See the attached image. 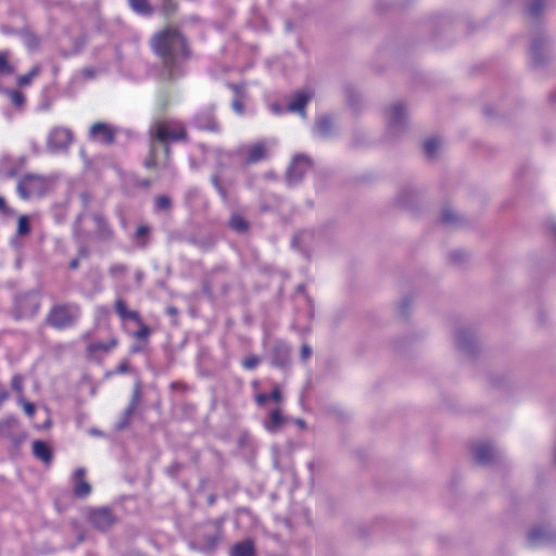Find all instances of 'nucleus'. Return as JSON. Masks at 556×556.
Segmentation results:
<instances>
[{
	"label": "nucleus",
	"mask_w": 556,
	"mask_h": 556,
	"mask_svg": "<svg viewBox=\"0 0 556 556\" xmlns=\"http://www.w3.org/2000/svg\"><path fill=\"white\" fill-rule=\"evenodd\" d=\"M152 47L155 53L162 58L168 77L175 78L188 55L182 35L176 29H167L153 38Z\"/></svg>",
	"instance_id": "1"
},
{
	"label": "nucleus",
	"mask_w": 556,
	"mask_h": 556,
	"mask_svg": "<svg viewBox=\"0 0 556 556\" xmlns=\"http://www.w3.org/2000/svg\"><path fill=\"white\" fill-rule=\"evenodd\" d=\"M150 135H151V153L149 157L146 160V166L148 168L157 167V161H156V148H155V141H159L161 143H168L170 141H178L186 137V131L184 126L173 119H162L155 122L151 128H150Z\"/></svg>",
	"instance_id": "2"
},
{
	"label": "nucleus",
	"mask_w": 556,
	"mask_h": 556,
	"mask_svg": "<svg viewBox=\"0 0 556 556\" xmlns=\"http://www.w3.org/2000/svg\"><path fill=\"white\" fill-rule=\"evenodd\" d=\"M276 146L277 140L275 138H265L239 147L237 149V155L245 164H255L266 160Z\"/></svg>",
	"instance_id": "3"
},
{
	"label": "nucleus",
	"mask_w": 556,
	"mask_h": 556,
	"mask_svg": "<svg viewBox=\"0 0 556 556\" xmlns=\"http://www.w3.org/2000/svg\"><path fill=\"white\" fill-rule=\"evenodd\" d=\"M52 188V181L46 177L29 174L17 184V193L24 199L42 197Z\"/></svg>",
	"instance_id": "4"
},
{
	"label": "nucleus",
	"mask_w": 556,
	"mask_h": 556,
	"mask_svg": "<svg viewBox=\"0 0 556 556\" xmlns=\"http://www.w3.org/2000/svg\"><path fill=\"white\" fill-rule=\"evenodd\" d=\"M80 316V308L76 304H60L54 306L48 316L52 327L62 329L73 326Z\"/></svg>",
	"instance_id": "5"
},
{
	"label": "nucleus",
	"mask_w": 556,
	"mask_h": 556,
	"mask_svg": "<svg viewBox=\"0 0 556 556\" xmlns=\"http://www.w3.org/2000/svg\"><path fill=\"white\" fill-rule=\"evenodd\" d=\"M388 132L396 137L407 126V111L402 102L391 104L384 112Z\"/></svg>",
	"instance_id": "6"
},
{
	"label": "nucleus",
	"mask_w": 556,
	"mask_h": 556,
	"mask_svg": "<svg viewBox=\"0 0 556 556\" xmlns=\"http://www.w3.org/2000/svg\"><path fill=\"white\" fill-rule=\"evenodd\" d=\"M73 139V132L68 128L53 127L47 137V149L52 153L64 152L72 144Z\"/></svg>",
	"instance_id": "7"
},
{
	"label": "nucleus",
	"mask_w": 556,
	"mask_h": 556,
	"mask_svg": "<svg viewBox=\"0 0 556 556\" xmlns=\"http://www.w3.org/2000/svg\"><path fill=\"white\" fill-rule=\"evenodd\" d=\"M314 136L320 139H330L337 134V124L332 116L320 115L317 117L314 128Z\"/></svg>",
	"instance_id": "8"
},
{
	"label": "nucleus",
	"mask_w": 556,
	"mask_h": 556,
	"mask_svg": "<svg viewBox=\"0 0 556 556\" xmlns=\"http://www.w3.org/2000/svg\"><path fill=\"white\" fill-rule=\"evenodd\" d=\"M312 161L307 155L299 154L292 160L288 168V180L290 182H298L303 175L311 168Z\"/></svg>",
	"instance_id": "9"
},
{
	"label": "nucleus",
	"mask_w": 556,
	"mask_h": 556,
	"mask_svg": "<svg viewBox=\"0 0 556 556\" xmlns=\"http://www.w3.org/2000/svg\"><path fill=\"white\" fill-rule=\"evenodd\" d=\"M313 97L314 91L311 88L296 91L288 104V111L292 113H299L303 118H305V106Z\"/></svg>",
	"instance_id": "10"
},
{
	"label": "nucleus",
	"mask_w": 556,
	"mask_h": 556,
	"mask_svg": "<svg viewBox=\"0 0 556 556\" xmlns=\"http://www.w3.org/2000/svg\"><path fill=\"white\" fill-rule=\"evenodd\" d=\"M475 462L479 465H489L498 458V452L489 443H481L473 448Z\"/></svg>",
	"instance_id": "11"
},
{
	"label": "nucleus",
	"mask_w": 556,
	"mask_h": 556,
	"mask_svg": "<svg viewBox=\"0 0 556 556\" xmlns=\"http://www.w3.org/2000/svg\"><path fill=\"white\" fill-rule=\"evenodd\" d=\"M85 477V468H77L72 475L73 492L77 497H86L91 492V486Z\"/></svg>",
	"instance_id": "12"
},
{
	"label": "nucleus",
	"mask_w": 556,
	"mask_h": 556,
	"mask_svg": "<svg viewBox=\"0 0 556 556\" xmlns=\"http://www.w3.org/2000/svg\"><path fill=\"white\" fill-rule=\"evenodd\" d=\"M288 419L279 408L271 409L268 418L263 421L265 430L271 434L278 433L287 424Z\"/></svg>",
	"instance_id": "13"
},
{
	"label": "nucleus",
	"mask_w": 556,
	"mask_h": 556,
	"mask_svg": "<svg viewBox=\"0 0 556 556\" xmlns=\"http://www.w3.org/2000/svg\"><path fill=\"white\" fill-rule=\"evenodd\" d=\"M553 540L554 534L545 528H534L528 533V544L531 547L551 544Z\"/></svg>",
	"instance_id": "14"
},
{
	"label": "nucleus",
	"mask_w": 556,
	"mask_h": 556,
	"mask_svg": "<svg viewBox=\"0 0 556 556\" xmlns=\"http://www.w3.org/2000/svg\"><path fill=\"white\" fill-rule=\"evenodd\" d=\"M90 521L98 529L105 530L115 522V518L110 509L99 508L91 513Z\"/></svg>",
	"instance_id": "15"
},
{
	"label": "nucleus",
	"mask_w": 556,
	"mask_h": 556,
	"mask_svg": "<svg viewBox=\"0 0 556 556\" xmlns=\"http://www.w3.org/2000/svg\"><path fill=\"white\" fill-rule=\"evenodd\" d=\"M90 137L102 143H110L113 141L114 135L108 124L96 123L90 128Z\"/></svg>",
	"instance_id": "16"
},
{
	"label": "nucleus",
	"mask_w": 556,
	"mask_h": 556,
	"mask_svg": "<svg viewBox=\"0 0 556 556\" xmlns=\"http://www.w3.org/2000/svg\"><path fill=\"white\" fill-rule=\"evenodd\" d=\"M457 348L467 354H472L475 351V342L472 333L467 329H459L456 332Z\"/></svg>",
	"instance_id": "17"
},
{
	"label": "nucleus",
	"mask_w": 556,
	"mask_h": 556,
	"mask_svg": "<svg viewBox=\"0 0 556 556\" xmlns=\"http://www.w3.org/2000/svg\"><path fill=\"white\" fill-rule=\"evenodd\" d=\"M289 356H290L289 345L281 341L276 342L273 348V354H271L273 363L276 366H285L289 361Z\"/></svg>",
	"instance_id": "18"
},
{
	"label": "nucleus",
	"mask_w": 556,
	"mask_h": 556,
	"mask_svg": "<svg viewBox=\"0 0 556 556\" xmlns=\"http://www.w3.org/2000/svg\"><path fill=\"white\" fill-rule=\"evenodd\" d=\"M195 124L201 129L218 131L219 127L211 111L201 112L195 117Z\"/></svg>",
	"instance_id": "19"
},
{
	"label": "nucleus",
	"mask_w": 556,
	"mask_h": 556,
	"mask_svg": "<svg viewBox=\"0 0 556 556\" xmlns=\"http://www.w3.org/2000/svg\"><path fill=\"white\" fill-rule=\"evenodd\" d=\"M116 338L110 339L108 342H96L88 345L87 352L90 356L97 357L99 354L109 353L117 345Z\"/></svg>",
	"instance_id": "20"
},
{
	"label": "nucleus",
	"mask_w": 556,
	"mask_h": 556,
	"mask_svg": "<svg viewBox=\"0 0 556 556\" xmlns=\"http://www.w3.org/2000/svg\"><path fill=\"white\" fill-rule=\"evenodd\" d=\"M115 311L116 314L123 319H131L136 321L138 325H141V318L139 314L135 311H129L127 308L126 302L122 299H117L115 302Z\"/></svg>",
	"instance_id": "21"
},
{
	"label": "nucleus",
	"mask_w": 556,
	"mask_h": 556,
	"mask_svg": "<svg viewBox=\"0 0 556 556\" xmlns=\"http://www.w3.org/2000/svg\"><path fill=\"white\" fill-rule=\"evenodd\" d=\"M33 453L34 455L42 460L43 463H50L52 458V453L49 445L43 441H35L33 443Z\"/></svg>",
	"instance_id": "22"
},
{
	"label": "nucleus",
	"mask_w": 556,
	"mask_h": 556,
	"mask_svg": "<svg viewBox=\"0 0 556 556\" xmlns=\"http://www.w3.org/2000/svg\"><path fill=\"white\" fill-rule=\"evenodd\" d=\"M545 40L543 38L533 39L530 47L531 59L534 64L540 65L543 63L544 58L542 53V49L544 48Z\"/></svg>",
	"instance_id": "23"
},
{
	"label": "nucleus",
	"mask_w": 556,
	"mask_h": 556,
	"mask_svg": "<svg viewBox=\"0 0 556 556\" xmlns=\"http://www.w3.org/2000/svg\"><path fill=\"white\" fill-rule=\"evenodd\" d=\"M230 556H255L253 543L251 541L237 543L232 546Z\"/></svg>",
	"instance_id": "24"
},
{
	"label": "nucleus",
	"mask_w": 556,
	"mask_h": 556,
	"mask_svg": "<svg viewBox=\"0 0 556 556\" xmlns=\"http://www.w3.org/2000/svg\"><path fill=\"white\" fill-rule=\"evenodd\" d=\"M17 419L14 416H8L0 420V435L3 438H12V430L16 427Z\"/></svg>",
	"instance_id": "25"
},
{
	"label": "nucleus",
	"mask_w": 556,
	"mask_h": 556,
	"mask_svg": "<svg viewBox=\"0 0 556 556\" xmlns=\"http://www.w3.org/2000/svg\"><path fill=\"white\" fill-rule=\"evenodd\" d=\"M93 222L97 227V232L99 237H101L102 239H110L112 237V230L109 227L106 220L102 216L94 215Z\"/></svg>",
	"instance_id": "26"
},
{
	"label": "nucleus",
	"mask_w": 556,
	"mask_h": 556,
	"mask_svg": "<svg viewBox=\"0 0 556 556\" xmlns=\"http://www.w3.org/2000/svg\"><path fill=\"white\" fill-rule=\"evenodd\" d=\"M440 148V141L437 138H429L424 142V152L428 159H434Z\"/></svg>",
	"instance_id": "27"
},
{
	"label": "nucleus",
	"mask_w": 556,
	"mask_h": 556,
	"mask_svg": "<svg viewBox=\"0 0 556 556\" xmlns=\"http://www.w3.org/2000/svg\"><path fill=\"white\" fill-rule=\"evenodd\" d=\"M14 72L13 65L9 61V53L0 51V76H7Z\"/></svg>",
	"instance_id": "28"
},
{
	"label": "nucleus",
	"mask_w": 556,
	"mask_h": 556,
	"mask_svg": "<svg viewBox=\"0 0 556 556\" xmlns=\"http://www.w3.org/2000/svg\"><path fill=\"white\" fill-rule=\"evenodd\" d=\"M132 10L139 14H148L151 12L148 0H128Z\"/></svg>",
	"instance_id": "29"
},
{
	"label": "nucleus",
	"mask_w": 556,
	"mask_h": 556,
	"mask_svg": "<svg viewBox=\"0 0 556 556\" xmlns=\"http://www.w3.org/2000/svg\"><path fill=\"white\" fill-rule=\"evenodd\" d=\"M230 227L238 232H244L248 229V223L242 216L235 214L230 219Z\"/></svg>",
	"instance_id": "30"
},
{
	"label": "nucleus",
	"mask_w": 556,
	"mask_h": 556,
	"mask_svg": "<svg viewBox=\"0 0 556 556\" xmlns=\"http://www.w3.org/2000/svg\"><path fill=\"white\" fill-rule=\"evenodd\" d=\"M545 7L544 0H532L528 5V13L532 17L539 16Z\"/></svg>",
	"instance_id": "31"
},
{
	"label": "nucleus",
	"mask_w": 556,
	"mask_h": 556,
	"mask_svg": "<svg viewBox=\"0 0 556 556\" xmlns=\"http://www.w3.org/2000/svg\"><path fill=\"white\" fill-rule=\"evenodd\" d=\"M416 194L415 189L410 187L403 188L397 194V201L401 205H407L409 200Z\"/></svg>",
	"instance_id": "32"
},
{
	"label": "nucleus",
	"mask_w": 556,
	"mask_h": 556,
	"mask_svg": "<svg viewBox=\"0 0 556 556\" xmlns=\"http://www.w3.org/2000/svg\"><path fill=\"white\" fill-rule=\"evenodd\" d=\"M220 540V532L217 530L212 536H210L205 542L201 544V549L203 551H212L216 547Z\"/></svg>",
	"instance_id": "33"
},
{
	"label": "nucleus",
	"mask_w": 556,
	"mask_h": 556,
	"mask_svg": "<svg viewBox=\"0 0 556 556\" xmlns=\"http://www.w3.org/2000/svg\"><path fill=\"white\" fill-rule=\"evenodd\" d=\"M39 74V67H33L27 74L18 77L20 86H27L31 83V80Z\"/></svg>",
	"instance_id": "34"
},
{
	"label": "nucleus",
	"mask_w": 556,
	"mask_h": 556,
	"mask_svg": "<svg viewBox=\"0 0 556 556\" xmlns=\"http://www.w3.org/2000/svg\"><path fill=\"white\" fill-rule=\"evenodd\" d=\"M29 230H30V226H29L28 217L25 215L20 216L18 222H17V233L20 236H25L29 232Z\"/></svg>",
	"instance_id": "35"
},
{
	"label": "nucleus",
	"mask_w": 556,
	"mask_h": 556,
	"mask_svg": "<svg viewBox=\"0 0 556 556\" xmlns=\"http://www.w3.org/2000/svg\"><path fill=\"white\" fill-rule=\"evenodd\" d=\"M442 223L445 225H452L457 222L455 212L451 208H444L441 215Z\"/></svg>",
	"instance_id": "36"
},
{
	"label": "nucleus",
	"mask_w": 556,
	"mask_h": 556,
	"mask_svg": "<svg viewBox=\"0 0 556 556\" xmlns=\"http://www.w3.org/2000/svg\"><path fill=\"white\" fill-rule=\"evenodd\" d=\"M362 103L363 102H362L359 94H356L355 92L350 91V112L352 111V109L356 112H359Z\"/></svg>",
	"instance_id": "37"
},
{
	"label": "nucleus",
	"mask_w": 556,
	"mask_h": 556,
	"mask_svg": "<svg viewBox=\"0 0 556 556\" xmlns=\"http://www.w3.org/2000/svg\"><path fill=\"white\" fill-rule=\"evenodd\" d=\"M260 357L255 355H250L245 359H243L242 366L248 370H252L260 364Z\"/></svg>",
	"instance_id": "38"
},
{
	"label": "nucleus",
	"mask_w": 556,
	"mask_h": 556,
	"mask_svg": "<svg viewBox=\"0 0 556 556\" xmlns=\"http://www.w3.org/2000/svg\"><path fill=\"white\" fill-rule=\"evenodd\" d=\"M18 403L22 405L24 412L29 416L33 417L35 414V405L30 402H27L24 397L18 399Z\"/></svg>",
	"instance_id": "39"
},
{
	"label": "nucleus",
	"mask_w": 556,
	"mask_h": 556,
	"mask_svg": "<svg viewBox=\"0 0 556 556\" xmlns=\"http://www.w3.org/2000/svg\"><path fill=\"white\" fill-rule=\"evenodd\" d=\"M151 333V330L148 326H146L142 321L139 325V329L135 332V337L140 340H146Z\"/></svg>",
	"instance_id": "40"
},
{
	"label": "nucleus",
	"mask_w": 556,
	"mask_h": 556,
	"mask_svg": "<svg viewBox=\"0 0 556 556\" xmlns=\"http://www.w3.org/2000/svg\"><path fill=\"white\" fill-rule=\"evenodd\" d=\"M10 99H11L12 103L16 106H21L25 102V97L20 91H11Z\"/></svg>",
	"instance_id": "41"
},
{
	"label": "nucleus",
	"mask_w": 556,
	"mask_h": 556,
	"mask_svg": "<svg viewBox=\"0 0 556 556\" xmlns=\"http://www.w3.org/2000/svg\"><path fill=\"white\" fill-rule=\"evenodd\" d=\"M11 388L13 390L17 391L18 393H22V391H23V377L20 376V375L13 376V378L11 380Z\"/></svg>",
	"instance_id": "42"
},
{
	"label": "nucleus",
	"mask_w": 556,
	"mask_h": 556,
	"mask_svg": "<svg viewBox=\"0 0 556 556\" xmlns=\"http://www.w3.org/2000/svg\"><path fill=\"white\" fill-rule=\"evenodd\" d=\"M169 205L170 200L165 195H161L155 200V206L157 210H167Z\"/></svg>",
	"instance_id": "43"
},
{
	"label": "nucleus",
	"mask_w": 556,
	"mask_h": 556,
	"mask_svg": "<svg viewBox=\"0 0 556 556\" xmlns=\"http://www.w3.org/2000/svg\"><path fill=\"white\" fill-rule=\"evenodd\" d=\"M311 356H312V349L307 344H303L301 348V358L303 361H306Z\"/></svg>",
	"instance_id": "44"
},
{
	"label": "nucleus",
	"mask_w": 556,
	"mask_h": 556,
	"mask_svg": "<svg viewBox=\"0 0 556 556\" xmlns=\"http://www.w3.org/2000/svg\"><path fill=\"white\" fill-rule=\"evenodd\" d=\"M269 399L277 402V403H280L282 402V394L280 392V390L278 388H275L270 393H269Z\"/></svg>",
	"instance_id": "45"
},
{
	"label": "nucleus",
	"mask_w": 556,
	"mask_h": 556,
	"mask_svg": "<svg viewBox=\"0 0 556 556\" xmlns=\"http://www.w3.org/2000/svg\"><path fill=\"white\" fill-rule=\"evenodd\" d=\"M213 184H214L215 188L217 189L218 193L220 194V197L225 200L226 199V191L223 188V186L220 185V182H219L217 177H213Z\"/></svg>",
	"instance_id": "46"
},
{
	"label": "nucleus",
	"mask_w": 556,
	"mask_h": 556,
	"mask_svg": "<svg viewBox=\"0 0 556 556\" xmlns=\"http://www.w3.org/2000/svg\"><path fill=\"white\" fill-rule=\"evenodd\" d=\"M111 273L113 275H123L126 270L125 266L122 264H115L111 267Z\"/></svg>",
	"instance_id": "47"
},
{
	"label": "nucleus",
	"mask_w": 556,
	"mask_h": 556,
	"mask_svg": "<svg viewBox=\"0 0 556 556\" xmlns=\"http://www.w3.org/2000/svg\"><path fill=\"white\" fill-rule=\"evenodd\" d=\"M255 400H256V403H257L258 406H263V405H265L267 400H269V394L260 393V394L256 395Z\"/></svg>",
	"instance_id": "48"
},
{
	"label": "nucleus",
	"mask_w": 556,
	"mask_h": 556,
	"mask_svg": "<svg viewBox=\"0 0 556 556\" xmlns=\"http://www.w3.org/2000/svg\"><path fill=\"white\" fill-rule=\"evenodd\" d=\"M410 304V300L409 299H403L401 305H400V312L403 316H406L407 315V309H408V306Z\"/></svg>",
	"instance_id": "49"
},
{
	"label": "nucleus",
	"mask_w": 556,
	"mask_h": 556,
	"mask_svg": "<svg viewBox=\"0 0 556 556\" xmlns=\"http://www.w3.org/2000/svg\"><path fill=\"white\" fill-rule=\"evenodd\" d=\"M148 232H149V227L148 226H140V227H138V229L136 231V238L137 239H141L144 236H147Z\"/></svg>",
	"instance_id": "50"
},
{
	"label": "nucleus",
	"mask_w": 556,
	"mask_h": 556,
	"mask_svg": "<svg viewBox=\"0 0 556 556\" xmlns=\"http://www.w3.org/2000/svg\"><path fill=\"white\" fill-rule=\"evenodd\" d=\"M8 399H9V392L5 390V388L3 386L0 384V406Z\"/></svg>",
	"instance_id": "51"
},
{
	"label": "nucleus",
	"mask_w": 556,
	"mask_h": 556,
	"mask_svg": "<svg viewBox=\"0 0 556 556\" xmlns=\"http://www.w3.org/2000/svg\"><path fill=\"white\" fill-rule=\"evenodd\" d=\"M138 395H139V390L136 389L132 402H131L130 406L127 409L128 414H131V412L135 409V406L137 405V401H138Z\"/></svg>",
	"instance_id": "52"
},
{
	"label": "nucleus",
	"mask_w": 556,
	"mask_h": 556,
	"mask_svg": "<svg viewBox=\"0 0 556 556\" xmlns=\"http://www.w3.org/2000/svg\"><path fill=\"white\" fill-rule=\"evenodd\" d=\"M232 108L233 110L238 113V114H242L243 113V105L242 103L239 101V100H235L232 102Z\"/></svg>",
	"instance_id": "53"
},
{
	"label": "nucleus",
	"mask_w": 556,
	"mask_h": 556,
	"mask_svg": "<svg viewBox=\"0 0 556 556\" xmlns=\"http://www.w3.org/2000/svg\"><path fill=\"white\" fill-rule=\"evenodd\" d=\"M463 257H464V255H463V253H460V252H452V253H451V258H452L454 262H458V261H460Z\"/></svg>",
	"instance_id": "54"
},
{
	"label": "nucleus",
	"mask_w": 556,
	"mask_h": 556,
	"mask_svg": "<svg viewBox=\"0 0 556 556\" xmlns=\"http://www.w3.org/2000/svg\"><path fill=\"white\" fill-rule=\"evenodd\" d=\"M293 422L301 429L306 428V422L303 419H294Z\"/></svg>",
	"instance_id": "55"
},
{
	"label": "nucleus",
	"mask_w": 556,
	"mask_h": 556,
	"mask_svg": "<svg viewBox=\"0 0 556 556\" xmlns=\"http://www.w3.org/2000/svg\"><path fill=\"white\" fill-rule=\"evenodd\" d=\"M271 110L275 112V113H280V109L278 108V105L276 104H273L271 105Z\"/></svg>",
	"instance_id": "56"
},
{
	"label": "nucleus",
	"mask_w": 556,
	"mask_h": 556,
	"mask_svg": "<svg viewBox=\"0 0 556 556\" xmlns=\"http://www.w3.org/2000/svg\"><path fill=\"white\" fill-rule=\"evenodd\" d=\"M77 266H78V261L77 260H74V261L71 262V267L72 268H77Z\"/></svg>",
	"instance_id": "57"
},
{
	"label": "nucleus",
	"mask_w": 556,
	"mask_h": 556,
	"mask_svg": "<svg viewBox=\"0 0 556 556\" xmlns=\"http://www.w3.org/2000/svg\"><path fill=\"white\" fill-rule=\"evenodd\" d=\"M551 229H552V231H553L554 236L556 237V224H553V225L551 226Z\"/></svg>",
	"instance_id": "58"
},
{
	"label": "nucleus",
	"mask_w": 556,
	"mask_h": 556,
	"mask_svg": "<svg viewBox=\"0 0 556 556\" xmlns=\"http://www.w3.org/2000/svg\"><path fill=\"white\" fill-rule=\"evenodd\" d=\"M5 204L4 199L0 198V208H3Z\"/></svg>",
	"instance_id": "59"
},
{
	"label": "nucleus",
	"mask_w": 556,
	"mask_h": 556,
	"mask_svg": "<svg viewBox=\"0 0 556 556\" xmlns=\"http://www.w3.org/2000/svg\"><path fill=\"white\" fill-rule=\"evenodd\" d=\"M164 153L166 159L168 157L169 149L167 147L164 148Z\"/></svg>",
	"instance_id": "60"
},
{
	"label": "nucleus",
	"mask_w": 556,
	"mask_h": 556,
	"mask_svg": "<svg viewBox=\"0 0 556 556\" xmlns=\"http://www.w3.org/2000/svg\"><path fill=\"white\" fill-rule=\"evenodd\" d=\"M126 370V366H121V371H125Z\"/></svg>",
	"instance_id": "61"
},
{
	"label": "nucleus",
	"mask_w": 556,
	"mask_h": 556,
	"mask_svg": "<svg viewBox=\"0 0 556 556\" xmlns=\"http://www.w3.org/2000/svg\"><path fill=\"white\" fill-rule=\"evenodd\" d=\"M169 313H170V314H174V313H175V309L169 308Z\"/></svg>",
	"instance_id": "62"
},
{
	"label": "nucleus",
	"mask_w": 556,
	"mask_h": 556,
	"mask_svg": "<svg viewBox=\"0 0 556 556\" xmlns=\"http://www.w3.org/2000/svg\"><path fill=\"white\" fill-rule=\"evenodd\" d=\"M132 351H134V352H138V351H139V349H138V348H134V349H132Z\"/></svg>",
	"instance_id": "63"
}]
</instances>
